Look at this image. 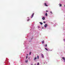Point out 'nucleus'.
Returning a JSON list of instances; mask_svg holds the SVG:
<instances>
[{
    "label": "nucleus",
    "mask_w": 65,
    "mask_h": 65,
    "mask_svg": "<svg viewBox=\"0 0 65 65\" xmlns=\"http://www.w3.org/2000/svg\"><path fill=\"white\" fill-rule=\"evenodd\" d=\"M41 56L42 58H43V54H41Z\"/></svg>",
    "instance_id": "4"
},
{
    "label": "nucleus",
    "mask_w": 65,
    "mask_h": 65,
    "mask_svg": "<svg viewBox=\"0 0 65 65\" xmlns=\"http://www.w3.org/2000/svg\"><path fill=\"white\" fill-rule=\"evenodd\" d=\"M62 59H63V60H65V57H63L62 58Z\"/></svg>",
    "instance_id": "7"
},
{
    "label": "nucleus",
    "mask_w": 65,
    "mask_h": 65,
    "mask_svg": "<svg viewBox=\"0 0 65 65\" xmlns=\"http://www.w3.org/2000/svg\"><path fill=\"white\" fill-rule=\"evenodd\" d=\"M47 13H45V16H46V17H47Z\"/></svg>",
    "instance_id": "10"
},
{
    "label": "nucleus",
    "mask_w": 65,
    "mask_h": 65,
    "mask_svg": "<svg viewBox=\"0 0 65 65\" xmlns=\"http://www.w3.org/2000/svg\"><path fill=\"white\" fill-rule=\"evenodd\" d=\"M31 65H33V64H32L31 63Z\"/></svg>",
    "instance_id": "23"
},
{
    "label": "nucleus",
    "mask_w": 65,
    "mask_h": 65,
    "mask_svg": "<svg viewBox=\"0 0 65 65\" xmlns=\"http://www.w3.org/2000/svg\"><path fill=\"white\" fill-rule=\"evenodd\" d=\"M40 24L41 25H42V24H43L42 23V22H40Z\"/></svg>",
    "instance_id": "9"
},
{
    "label": "nucleus",
    "mask_w": 65,
    "mask_h": 65,
    "mask_svg": "<svg viewBox=\"0 0 65 65\" xmlns=\"http://www.w3.org/2000/svg\"><path fill=\"white\" fill-rule=\"evenodd\" d=\"M42 19L43 20H45V17H43L42 18Z\"/></svg>",
    "instance_id": "3"
},
{
    "label": "nucleus",
    "mask_w": 65,
    "mask_h": 65,
    "mask_svg": "<svg viewBox=\"0 0 65 65\" xmlns=\"http://www.w3.org/2000/svg\"><path fill=\"white\" fill-rule=\"evenodd\" d=\"M28 60H27V61L26 60V63L27 62H28Z\"/></svg>",
    "instance_id": "17"
},
{
    "label": "nucleus",
    "mask_w": 65,
    "mask_h": 65,
    "mask_svg": "<svg viewBox=\"0 0 65 65\" xmlns=\"http://www.w3.org/2000/svg\"><path fill=\"white\" fill-rule=\"evenodd\" d=\"M50 12L51 13H52V11H50Z\"/></svg>",
    "instance_id": "16"
},
{
    "label": "nucleus",
    "mask_w": 65,
    "mask_h": 65,
    "mask_svg": "<svg viewBox=\"0 0 65 65\" xmlns=\"http://www.w3.org/2000/svg\"><path fill=\"white\" fill-rule=\"evenodd\" d=\"M39 65V62H38L37 64V65Z\"/></svg>",
    "instance_id": "12"
},
{
    "label": "nucleus",
    "mask_w": 65,
    "mask_h": 65,
    "mask_svg": "<svg viewBox=\"0 0 65 65\" xmlns=\"http://www.w3.org/2000/svg\"><path fill=\"white\" fill-rule=\"evenodd\" d=\"M59 6L60 7H61V6H62V4H59Z\"/></svg>",
    "instance_id": "8"
},
{
    "label": "nucleus",
    "mask_w": 65,
    "mask_h": 65,
    "mask_svg": "<svg viewBox=\"0 0 65 65\" xmlns=\"http://www.w3.org/2000/svg\"><path fill=\"white\" fill-rule=\"evenodd\" d=\"M64 7H65V5H64Z\"/></svg>",
    "instance_id": "24"
},
{
    "label": "nucleus",
    "mask_w": 65,
    "mask_h": 65,
    "mask_svg": "<svg viewBox=\"0 0 65 65\" xmlns=\"http://www.w3.org/2000/svg\"><path fill=\"white\" fill-rule=\"evenodd\" d=\"M42 43H44V41H43L42 42Z\"/></svg>",
    "instance_id": "13"
},
{
    "label": "nucleus",
    "mask_w": 65,
    "mask_h": 65,
    "mask_svg": "<svg viewBox=\"0 0 65 65\" xmlns=\"http://www.w3.org/2000/svg\"><path fill=\"white\" fill-rule=\"evenodd\" d=\"M29 17H28V18Z\"/></svg>",
    "instance_id": "27"
},
{
    "label": "nucleus",
    "mask_w": 65,
    "mask_h": 65,
    "mask_svg": "<svg viewBox=\"0 0 65 65\" xmlns=\"http://www.w3.org/2000/svg\"><path fill=\"white\" fill-rule=\"evenodd\" d=\"M27 58H28V55H27L26 59H27Z\"/></svg>",
    "instance_id": "18"
},
{
    "label": "nucleus",
    "mask_w": 65,
    "mask_h": 65,
    "mask_svg": "<svg viewBox=\"0 0 65 65\" xmlns=\"http://www.w3.org/2000/svg\"><path fill=\"white\" fill-rule=\"evenodd\" d=\"M37 59V57H36L34 58V60H36Z\"/></svg>",
    "instance_id": "6"
},
{
    "label": "nucleus",
    "mask_w": 65,
    "mask_h": 65,
    "mask_svg": "<svg viewBox=\"0 0 65 65\" xmlns=\"http://www.w3.org/2000/svg\"><path fill=\"white\" fill-rule=\"evenodd\" d=\"M31 54V52H30L29 53V55H30Z\"/></svg>",
    "instance_id": "19"
},
{
    "label": "nucleus",
    "mask_w": 65,
    "mask_h": 65,
    "mask_svg": "<svg viewBox=\"0 0 65 65\" xmlns=\"http://www.w3.org/2000/svg\"><path fill=\"white\" fill-rule=\"evenodd\" d=\"M44 26L45 28H46V26H47V24H45Z\"/></svg>",
    "instance_id": "1"
},
{
    "label": "nucleus",
    "mask_w": 65,
    "mask_h": 65,
    "mask_svg": "<svg viewBox=\"0 0 65 65\" xmlns=\"http://www.w3.org/2000/svg\"><path fill=\"white\" fill-rule=\"evenodd\" d=\"M45 49L46 50H47V51H48V50H47V48H45Z\"/></svg>",
    "instance_id": "14"
},
{
    "label": "nucleus",
    "mask_w": 65,
    "mask_h": 65,
    "mask_svg": "<svg viewBox=\"0 0 65 65\" xmlns=\"http://www.w3.org/2000/svg\"><path fill=\"white\" fill-rule=\"evenodd\" d=\"M44 4H45V6H48L47 5H46V3H45Z\"/></svg>",
    "instance_id": "5"
},
{
    "label": "nucleus",
    "mask_w": 65,
    "mask_h": 65,
    "mask_svg": "<svg viewBox=\"0 0 65 65\" xmlns=\"http://www.w3.org/2000/svg\"><path fill=\"white\" fill-rule=\"evenodd\" d=\"M43 23H45V21H44L43 22Z\"/></svg>",
    "instance_id": "21"
},
{
    "label": "nucleus",
    "mask_w": 65,
    "mask_h": 65,
    "mask_svg": "<svg viewBox=\"0 0 65 65\" xmlns=\"http://www.w3.org/2000/svg\"><path fill=\"white\" fill-rule=\"evenodd\" d=\"M39 26L38 27V28H39Z\"/></svg>",
    "instance_id": "26"
},
{
    "label": "nucleus",
    "mask_w": 65,
    "mask_h": 65,
    "mask_svg": "<svg viewBox=\"0 0 65 65\" xmlns=\"http://www.w3.org/2000/svg\"><path fill=\"white\" fill-rule=\"evenodd\" d=\"M45 46H47V44H46V45Z\"/></svg>",
    "instance_id": "22"
},
{
    "label": "nucleus",
    "mask_w": 65,
    "mask_h": 65,
    "mask_svg": "<svg viewBox=\"0 0 65 65\" xmlns=\"http://www.w3.org/2000/svg\"><path fill=\"white\" fill-rule=\"evenodd\" d=\"M46 12H48V10H46Z\"/></svg>",
    "instance_id": "20"
},
{
    "label": "nucleus",
    "mask_w": 65,
    "mask_h": 65,
    "mask_svg": "<svg viewBox=\"0 0 65 65\" xmlns=\"http://www.w3.org/2000/svg\"><path fill=\"white\" fill-rule=\"evenodd\" d=\"M34 65H36V64H35Z\"/></svg>",
    "instance_id": "25"
},
{
    "label": "nucleus",
    "mask_w": 65,
    "mask_h": 65,
    "mask_svg": "<svg viewBox=\"0 0 65 65\" xmlns=\"http://www.w3.org/2000/svg\"><path fill=\"white\" fill-rule=\"evenodd\" d=\"M34 13H33L32 15L31 18H32L33 17V16H34Z\"/></svg>",
    "instance_id": "2"
},
{
    "label": "nucleus",
    "mask_w": 65,
    "mask_h": 65,
    "mask_svg": "<svg viewBox=\"0 0 65 65\" xmlns=\"http://www.w3.org/2000/svg\"><path fill=\"white\" fill-rule=\"evenodd\" d=\"M37 58L38 59H39V56H37Z\"/></svg>",
    "instance_id": "15"
},
{
    "label": "nucleus",
    "mask_w": 65,
    "mask_h": 65,
    "mask_svg": "<svg viewBox=\"0 0 65 65\" xmlns=\"http://www.w3.org/2000/svg\"><path fill=\"white\" fill-rule=\"evenodd\" d=\"M30 20V19H28L27 20V21H29V20Z\"/></svg>",
    "instance_id": "11"
}]
</instances>
